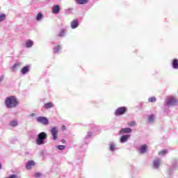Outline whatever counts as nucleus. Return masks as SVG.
<instances>
[{"label":"nucleus","instance_id":"c9c22d12","mask_svg":"<svg viewBox=\"0 0 178 178\" xmlns=\"http://www.w3.org/2000/svg\"><path fill=\"white\" fill-rule=\"evenodd\" d=\"M35 115V114H34V113H32V114H31V116H34Z\"/></svg>","mask_w":178,"mask_h":178},{"label":"nucleus","instance_id":"7c9ffc66","mask_svg":"<svg viewBox=\"0 0 178 178\" xmlns=\"http://www.w3.org/2000/svg\"><path fill=\"white\" fill-rule=\"evenodd\" d=\"M58 35L59 37H63L65 35V31L62 30Z\"/></svg>","mask_w":178,"mask_h":178},{"label":"nucleus","instance_id":"c85d7f7f","mask_svg":"<svg viewBox=\"0 0 178 178\" xmlns=\"http://www.w3.org/2000/svg\"><path fill=\"white\" fill-rule=\"evenodd\" d=\"M128 126H129V127H134V126H136L135 121H131V122H129L128 123Z\"/></svg>","mask_w":178,"mask_h":178},{"label":"nucleus","instance_id":"7ed1b4c3","mask_svg":"<svg viewBox=\"0 0 178 178\" xmlns=\"http://www.w3.org/2000/svg\"><path fill=\"white\" fill-rule=\"evenodd\" d=\"M50 133L52 136V140L56 141L58 140V133H59V129L58 127H53L50 129Z\"/></svg>","mask_w":178,"mask_h":178},{"label":"nucleus","instance_id":"aec40b11","mask_svg":"<svg viewBox=\"0 0 178 178\" xmlns=\"http://www.w3.org/2000/svg\"><path fill=\"white\" fill-rule=\"evenodd\" d=\"M44 17H42V14L41 13H38L37 16H36V20L38 22H40V20H42V18Z\"/></svg>","mask_w":178,"mask_h":178},{"label":"nucleus","instance_id":"dca6fc26","mask_svg":"<svg viewBox=\"0 0 178 178\" xmlns=\"http://www.w3.org/2000/svg\"><path fill=\"white\" fill-rule=\"evenodd\" d=\"M43 108L44 109H50V108H54V104L52 102L46 103L44 104Z\"/></svg>","mask_w":178,"mask_h":178},{"label":"nucleus","instance_id":"ddd939ff","mask_svg":"<svg viewBox=\"0 0 178 178\" xmlns=\"http://www.w3.org/2000/svg\"><path fill=\"white\" fill-rule=\"evenodd\" d=\"M129 138H130V135H124L120 138V143L123 144L126 143V141H127Z\"/></svg>","mask_w":178,"mask_h":178},{"label":"nucleus","instance_id":"f8f14e48","mask_svg":"<svg viewBox=\"0 0 178 178\" xmlns=\"http://www.w3.org/2000/svg\"><path fill=\"white\" fill-rule=\"evenodd\" d=\"M130 133H131V129L130 128H124L120 131V134H130Z\"/></svg>","mask_w":178,"mask_h":178},{"label":"nucleus","instance_id":"0eeeda50","mask_svg":"<svg viewBox=\"0 0 178 178\" xmlns=\"http://www.w3.org/2000/svg\"><path fill=\"white\" fill-rule=\"evenodd\" d=\"M60 10V6L59 5H55L52 8V13L54 15H58Z\"/></svg>","mask_w":178,"mask_h":178},{"label":"nucleus","instance_id":"393cba45","mask_svg":"<svg viewBox=\"0 0 178 178\" xmlns=\"http://www.w3.org/2000/svg\"><path fill=\"white\" fill-rule=\"evenodd\" d=\"M88 0H76L77 3H79V5H84V3H87Z\"/></svg>","mask_w":178,"mask_h":178},{"label":"nucleus","instance_id":"6ab92c4d","mask_svg":"<svg viewBox=\"0 0 178 178\" xmlns=\"http://www.w3.org/2000/svg\"><path fill=\"white\" fill-rule=\"evenodd\" d=\"M172 67L174 69H178V60L177 59H174L172 60Z\"/></svg>","mask_w":178,"mask_h":178},{"label":"nucleus","instance_id":"c756f323","mask_svg":"<svg viewBox=\"0 0 178 178\" xmlns=\"http://www.w3.org/2000/svg\"><path fill=\"white\" fill-rule=\"evenodd\" d=\"M41 176H42V173L41 172H36L35 174V177H41Z\"/></svg>","mask_w":178,"mask_h":178},{"label":"nucleus","instance_id":"72a5a7b5","mask_svg":"<svg viewBox=\"0 0 178 178\" xmlns=\"http://www.w3.org/2000/svg\"><path fill=\"white\" fill-rule=\"evenodd\" d=\"M3 80V76H0V81H2Z\"/></svg>","mask_w":178,"mask_h":178},{"label":"nucleus","instance_id":"6e6552de","mask_svg":"<svg viewBox=\"0 0 178 178\" xmlns=\"http://www.w3.org/2000/svg\"><path fill=\"white\" fill-rule=\"evenodd\" d=\"M35 165V163L34 162V161H29L26 163V169H27V170H30V169H31L32 166H34Z\"/></svg>","mask_w":178,"mask_h":178},{"label":"nucleus","instance_id":"39448f33","mask_svg":"<svg viewBox=\"0 0 178 178\" xmlns=\"http://www.w3.org/2000/svg\"><path fill=\"white\" fill-rule=\"evenodd\" d=\"M126 111H127L126 107H120L115 111V115L116 116H120V115H124V113H126Z\"/></svg>","mask_w":178,"mask_h":178},{"label":"nucleus","instance_id":"4be33fe9","mask_svg":"<svg viewBox=\"0 0 178 178\" xmlns=\"http://www.w3.org/2000/svg\"><path fill=\"white\" fill-rule=\"evenodd\" d=\"M116 149V145L113 143H110V151H115Z\"/></svg>","mask_w":178,"mask_h":178},{"label":"nucleus","instance_id":"bb28decb","mask_svg":"<svg viewBox=\"0 0 178 178\" xmlns=\"http://www.w3.org/2000/svg\"><path fill=\"white\" fill-rule=\"evenodd\" d=\"M149 102H156V98L155 97H152L148 99Z\"/></svg>","mask_w":178,"mask_h":178},{"label":"nucleus","instance_id":"a211bd4d","mask_svg":"<svg viewBox=\"0 0 178 178\" xmlns=\"http://www.w3.org/2000/svg\"><path fill=\"white\" fill-rule=\"evenodd\" d=\"M33 42L32 40H26V48H31V47H33Z\"/></svg>","mask_w":178,"mask_h":178},{"label":"nucleus","instance_id":"2eb2a0df","mask_svg":"<svg viewBox=\"0 0 178 178\" xmlns=\"http://www.w3.org/2000/svg\"><path fill=\"white\" fill-rule=\"evenodd\" d=\"M30 67L29 65H26L22 68L21 70L22 74H26V73H29Z\"/></svg>","mask_w":178,"mask_h":178},{"label":"nucleus","instance_id":"f03ea898","mask_svg":"<svg viewBox=\"0 0 178 178\" xmlns=\"http://www.w3.org/2000/svg\"><path fill=\"white\" fill-rule=\"evenodd\" d=\"M47 134L45 132H41L38 134V138L36 139V144L38 145H42L44 140H47Z\"/></svg>","mask_w":178,"mask_h":178},{"label":"nucleus","instance_id":"f704fd0d","mask_svg":"<svg viewBox=\"0 0 178 178\" xmlns=\"http://www.w3.org/2000/svg\"><path fill=\"white\" fill-rule=\"evenodd\" d=\"M2 168V164L0 163V169Z\"/></svg>","mask_w":178,"mask_h":178},{"label":"nucleus","instance_id":"473e14b6","mask_svg":"<svg viewBox=\"0 0 178 178\" xmlns=\"http://www.w3.org/2000/svg\"><path fill=\"white\" fill-rule=\"evenodd\" d=\"M61 129L62 130H66V126L63 125Z\"/></svg>","mask_w":178,"mask_h":178},{"label":"nucleus","instance_id":"1a4fd4ad","mask_svg":"<svg viewBox=\"0 0 178 178\" xmlns=\"http://www.w3.org/2000/svg\"><path fill=\"white\" fill-rule=\"evenodd\" d=\"M79 27V20L77 19H74L73 21L71 22V28L74 29H77Z\"/></svg>","mask_w":178,"mask_h":178},{"label":"nucleus","instance_id":"5701e85b","mask_svg":"<svg viewBox=\"0 0 178 178\" xmlns=\"http://www.w3.org/2000/svg\"><path fill=\"white\" fill-rule=\"evenodd\" d=\"M155 120V118L154 117V115H151L148 118V122L149 123H154V121Z\"/></svg>","mask_w":178,"mask_h":178},{"label":"nucleus","instance_id":"9d476101","mask_svg":"<svg viewBox=\"0 0 178 178\" xmlns=\"http://www.w3.org/2000/svg\"><path fill=\"white\" fill-rule=\"evenodd\" d=\"M159 165H161V159H156L153 162V166L154 169H158L159 168Z\"/></svg>","mask_w":178,"mask_h":178},{"label":"nucleus","instance_id":"412c9836","mask_svg":"<svg viewBox=\"0 0 178 178\" xmlns=\"http://www.w3.org/2000/svg\"><path fill=\"white\" fill-rule=\"evenodd\" d=\"M60 49H62V47H60V45H58V46L54 47V54H58V52H59V51H60Z\"/></svg>","mask_w":178,"mask_h":178},{"label":"nucleus","instance_id":"b1692460","mask_svg":"<svg viewBox=\"0 0 178 178\" xmlns=\"http://www.w3.org/2000/svg\"><path fill=\"white\" fill-rule=\"evenodd\" d=\"M166 154H168V150L163 149L159 153V155H160V156H163L164 155H166Z\"/></svg>","mask_w":178,"mask_h":178},{"label":"nucleus","instance_id":"f3484780","mask_svg":"<svg viewBox=\"0 0 178 178\" xmlns=\"http://www.w3.org/2000/svg\"><path fill=\"white\" fill-rule=\"evenodd\" d=\"M18 124L19 122L16 120H13L10 122V126H12L13 127H16Z\"/></svg>","mask_w":178,"mask_h":178},{"label":"nucleus","instance_id":"423d86ee","mask_svg":"<svg viewBox=\"0 0 178 178\" xmlns=\"http://www.w3.org/2000/svg\"><path fill=\"white\" fill-rule=\"evenodd\" d=\"M165 104L168 106H173L174 105H176L177 102L176 99L174 97H169L166 101Z\"/></svg>","mask_w":178,"mask_h":178},{"label":"nucleus","instance_id":"cd10ccee","mask_svg":"<svg viewBox=\"0 0 178 178\" xmlns=\"http://www.w3.org/2000/svg\"><path fill=\"white\" fill-rule=\"evenodd\" d=\"M57 148L58 149H60V151H62V150L65 149V148H66V146H65V145H58V146H57Z\"/></svg>","mask_w":178,"mask_h":178},{"label":"nucleus","instance_id":"9b49d317","mask_svg":"<svg viewBox=\"0 0 178 178\" xmlns=\"http://www.w3.org/2000/svg\"><path fill=\"white\" fill-rule=\"evenodd\" d=\"M140 154H145L147 152V145H143L138 149Z\"/></svg>","mask_w":178,"mask_h":178},{"label":"nucleus","instance_id":"2f4dec72","mask_svg":"<svg viewBox=\"0 0 178 178\" xmlns=\"http://www.w3.org/2000/svg\"><path fill=\"white\" fill-rule=\"evenodd\" d=\"M92 136V132H88L86 138H90V137H91Z\"/></svg>","mask_w":178,"mask_h":178},{"label":"nucleus","instance_id":"20e7f679","mask_svg":"<svg viewBox=\"0 0 178 178\" xmlns=\"http://www.w3.org/2000/svg\"><path fill=\"white\" fill-rule=\"evenodd\" d=\"M36 122H38V123H42V124H44V126H47L49 123L48 119L45 117H38L36 118Z\"/></svg>","mask_w":178,"mask_h":178},{"label":"nucleus","instance_id":"f257e3e1","mask_svg":"<svg viewBox=\"0 0 178 178\" xmlns=\"http://www.w3.org/2000/svg\"><path fill=\"white\" fill-rule=\"evenodd\" d=\"M5 104L8 108H16L19 105V102H17V99L15 96H10L6 98Z\"/></svg>","mask_w":178,"mask_h":178},{"label":"nucleus","instance_id":"a878e982","mask_svg":"<svg viewBox=\"0 0 178 178\" xmlns=\"http://www.w3.org/2000/svg\"><path fill=\"white\" fill-rule=\"evenodd\" d=\"M6 19V15L5 14L0 15V22H3Z\"/></svg>","mask_w":178,"mask_h":178},{"label":"nucleus","instance_id":"4468645a","mask_svg":"<svg viewBox=\"0 0 178 178\" xmlns=\"http://www.w3.org/2000/svg\"><path fill=\"white\" fill-rule=\"evenodd\" d=\"M20 66H22L21 63H17L14 64L11 68L12 72H16V70H17V69H19V67H20Z\"/></svg>","mask_w":178,"mask_h":178}]
</instances>
